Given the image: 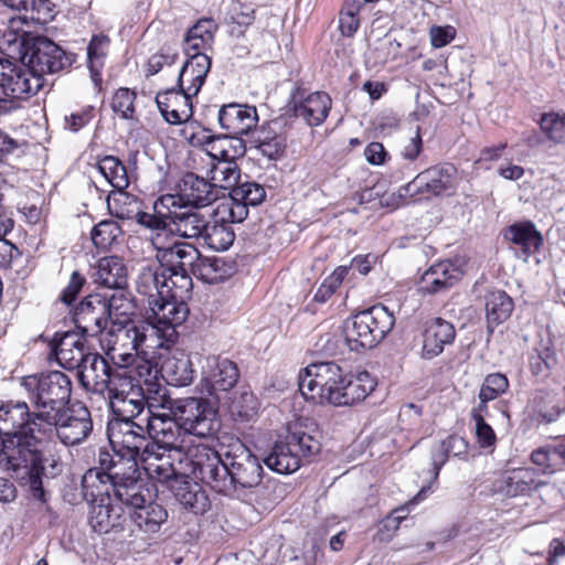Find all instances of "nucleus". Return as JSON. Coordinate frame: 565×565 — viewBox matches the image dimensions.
<instances>
[{"instance_id": "nucleus-2", "label": "nucleus", "mask_w": 565, "mask_h": 565, "mask_svg": "<svg viewBox=\"0 0 565 565\" xmlns=\"http://www.w3.org/2000/svg\"><path fill=\"white\" fill-rule=\"evenodd\" d=\"M20 385L25 390L39 423L55 418L62 409L71 405L72 381L62 371L22 376Z\"/></svg>"}, {"instance_id": "nucleus-32", "label": "nucleus", "mask_w": 565, "mask_h": 565, "mask_svg": "<svg viewBox=\"0 0 565 565\" xmlns=\"http://www.w3.org/2000/svg\"><path fill=\"white\" fill-rule=\"evenodd\" d=\"M241 372L237 364L228 359L217 360L202 380V392L220 399V393L231 391L238 382Z\"/></svg>"}, {"instance_id": "nucleus-44", "label": "nucleus", "mask_w": 565, "mask_h": 565, "mask_svg": "<svg viewBox=\"0 0 565 565\" xmlns=\"http://www.w3.org/2000/svg\"><path fill=\"white\" fill-rule=\"evenodd\" d=\"M380 0H345L339 12V30L343 36L352 38L361 21L371 13Z\"/></svg>"}, {"instance_id": "nucleus-40", "label": "nucleus", "mask_w": 565, "mask_h": 565, "mask_svg": "<svg viewBox=\"0 0 565 565\" xmlns=\"http://www.w3.org/2000/svg\"><path fill=\"white\" fill-rule=\"evenodd\" d=\"M159 372L167 384L172 386L190 385L194 379L191 359L183 352L164 358Z\"/></svg>"}, {"instance_id": "nucleus-14", "label": "nucleus", "mask_w": 565, "mask_h": 565, "mask_svg": "<svg viewBox=\"0 0 565 565\" xmlns=\"http://www.w3.org/2000/svg\"><path fill=\"white\" fill-rule=\"evenodd\" d=\"M565 413V399L553 391L536 390L527 398L523 422L530 427L547 426Z\"/></svg>"}, {"instance_id": "nucleus-60", "label": "nucleus", "mask_w": 565, "mask_h": 565, "mask_svg": "<svg viewBox=\"0 0 565 565\" xmlns=\"http://www.w3.org/2000/svg\"><path fill=\"white\" fill-rule=\"evenodd\" d=\"M172 223L178 234L183 238H202L206 224L205 217L198 212H184L174 216Z\"/></svg>"}, {"instance_id": "nucleus-10", "label": "nucleus", "mask_w": 565, "mask_h": 565, "mask_svg": "<svg viewBox=\"0 0 565 565\" xmlns=\"http://www.w3.org/2000/svg\"><path fill=\"white\" fill-rule=\"evenodd\" d=\"M26 76L36 85L43 74H52L71 66L73 58L66 52L45 36H38L22 55Z\"/></svg>"}, {"instance_id": "nucleus-3", "label": "nucleus", "mask_w": 565, "mask_h": 565, "mask_svg": "<svg viewBox=\"0 0 565 565\" xmlns=\"http://www.w3.org/2000/svg\"><path fill=\"white\" fill-rule=\"evenodd\" d=\"M220 447L223 450L224 468L220 493L228 494L231 491L249 489L262 481L263 467L258 458L238 438L230 434L222 436Z\"/></svg>"}, {"instance_id": "nucleus-64", "label": "nucleus", "mask_w": 565, "mask_h": 565, "mask_svg": "<svg viewBox=\"0 0 565 565\" xmlns=\"http://www.w3.org/2000/svg\"><path fill=\"white\" fill-rule=\"evenodd\" d=\"M556 362L555 352L548 347L541 345L533 349L529 355V370L531 374L539 379H545L550 375L553 364Z\"/></svg>"}, {"instance_id": "nucleus-34", "label": "nucleus", "mask_w": 565, "mask_h": 565, "mask_svg": "<svg viewBox=\"0 0 565 565\" xmlns=\"http://www.w3.org/2000/svg\"><path fill=\"white\" fill-rule=\"evenodd\" d=\"M218 214V204L206 221L202 239L214 250H227L235 241V232L232 224L239 223L237 218L221 217Z\"/></svg>"}, {"instance_id": "nucleus-49", "label": "nucleus", "mask_w": 565, "mask_h": 565, "mask_svg": "<svg viewBox=\"0 0 565 565\" xmlns=\"http://www.w3.org/2000/svg\"><path fill=\"white\" fill-rule=\"evenodd\" d=\"M468 450L469 443L462 436L452 434L444 439L431 454L433 481H438L440 470L446 465L450 456H467Z\"/></svg>"}, {"instance_id": "nucleus-12", "label": "nucleus", "mask_w": 565, "mask_h": 565, "mask_svg": "<svg viewBox=\"0 0 565 565\" xmlns=\"http://www.w3.org/2000/svg\"><path fill=\"white\" fill-rule=\"evenodd\" d=\"M107 437L116 456L140 458L143 448L148 445L146 427L129 419L109 420Z\"/></svg>"}, {"instance_id": "nucleus-29", "label": "nucleus", "mask_w": 565, "mask_h": 565, "mask_svg": "<svg viewBox=\"0 0 565 565\" xmlns=\"http://www.w3.org/2000/svg\"><path fill=\"white\" fill-rule=\"evenodd\" d=\"M175 191L192 207H205L217 199L216 185L193 172L184 173L177 183Z\"/></svg>"}, {"instance_id": "nucleus-47", "label": "nucleus", "mask_w": 565, "mask_h": 565, "mask_svg": "<svg viewBox=\"0 0 565 565\" xmlns=\"http://www.w3.org/2000/svg\"><path fill=\"white\" fill-rule=\"evenodd\" d=\"M152 499V491L140 478V473L131 478L115 481L114 501L120 502L132 509Z\"/></svg>"}, {"instance_id": "nucleus-63", "label": "nucleus", "mask_w": 565, "mask_h": 565, "mask_svg": "<svg viewBox=\"0 0 565 565\" xmlns=\"http://www.w3.org/2000/svg\"><path fill=\"white\" fill-rule=\"evenodd\" d=\"M161 274L160 267L152 269L151 267L143 268L136 280L137 292L147 296L149 300L161 297L164 294L163 287H161Z\"/></svg>"}, {"instance_id": "nucleus-53", "label": "nucleus", "mask_w": 565, "mask_h": 565, "mask_svg": "<svg viewBox=\"0 0 565 565\" xmlns=\"http://www.w3.org/2000/svg\"><path fill=\"white\" fill-rule=\"evenodd\" d=\"M92 505L89 524L95 532L107 533L113 529L121 514V507L115 501L89 502Z\"/></svg>"}, {"instance_id": "nucleus-8", "label": "nucleus", "mask_w": 565, "mask_h": 565, "mask_svg": "<svg viewBox=\"0 0 565 565\" xmlns=\"http://www.w3.org/2000/svg\"><path fill=\"white\" fill-rule=\"evenodd\" d=\"M178 417L184 434L202 439L214 438L222 423L218 409L203 397H188L177 406Z\"/></svg>"}, {"instance_id": "nucleus-52", "label": "nucleus", "mask_w": 565, "mask_h": 565, "mask_svg": "<svg viewBox=\"0 0 565 565\" xmlns=\"http://www.w3.org/2000/svg\"><path fill=\"white\" fill-rule=\"evenodd\" d=\"M106 308L109 311V321L113 326L136 323L132 318L136 315L137 306L127 288L117 290L109 298L106 297Z\"/></svg>"}, {"instance_id": "nucleus-41", "label": "nucleus", "mask_w": 565, "mask_h": 565, "mask_svg": "<svg viewBox=\"0 0 565 565\" xmlns=\"http://www.w3.org/2000/svg\"><path fill=\"white\" fill-rule=\"evenodd\" d=\"M236 264L223 257L200 256L196 260L193 276L206 284H218L234 276Z\"/></svg>"}, {"instance_id": "nucleus-18", "label": "nucleus", "mask_w": 565, "mask_h": 565, "mask_svg": "<svg viewBox=\"0 0 565 565\" xmlns=\"http://www.w3.org/2000/svg\"><path fill=\"white\" fill-rule=\"evenodd\" d=\"M377 386L376 377L367 371L341 373V382L331 397L333 406H353L363 402Z\"/></svg>"}, {"instance_id": "nucleus-55", "label": "nucleus", "mask_w": 565, "mask_h": 565, "mask_svg": "<svg viewBox=\"0 0 565 565\" xmlns=\"http://www.w3.org/2000/svg\"><path fill=\"white\" fill-rule=\"evenodd\" d=\"M259 409V402L250 391H242L234 395L228 403V413L236 423H248L253 420Z\"/></svg>"}, {"instance_id": "nucleus-25", "label": "nucleus", "mask_w": 565, "mask_h": 565, "mask_svg": "<svg viewBox=\"0 0 565 565\" xmlns=\"http://www.w3.org/2000/svg\"><path fill=\"white\" fill-rule=\"evenodd\" d=\"M114 367L98 352H90L77 370L79 385L86 392L105 395Z\"/></svg>"}, {"instance_id": "nucleus-7", "label": "nucleus", "mask_w": 565, "mask_h": 565, "mask_svg": "<svg viewBox=\"0 0 565 565\" xmlns=\"http://www.w3.org/2000/svg\"><path fill=\"white\" fill-rule=\"evenodd\" d=\"M183 468L184 477H192L202 483L211 487L220 493L221 487H224L222 480L224 468L223 450L217 451L214 447L206 444H190L183 448Z\"/></svg>"}, {"instance_id": "nucleus-38", "label": "nucleus", "mask_w": 565, "mask_h": 565, "mask_svg": "<svg viewBox=\"0 0 565 565\" xmlns=\"http://www.w3.org/2000/svg\"><path fill=\"white\" fill-rule=\"evenodd\" d=\"M99 467L88 469L82 478V493L87 502L114 501L115 481L106 479Z\"/></svg>"}, {"instance_id": "nucleus-48", "label": "nucleus", "mask_w": 565, "mask_h": 565, "mask_svg": "<svg viewBox=\"0 0 565 565\" xmlns=\"http://www.w3.org/2000/svg\"><path fill=\"white\" fill-rule=\"evenodd\" d=\"M116 329L111 332L113 345L108 348L106 354L111 361H119L124 364H132L135 361L134 335L136 323L116 324Z\"/></svg>"}, {"instance_id": "nucleus-30", "label": "nucleus", "mask_w": 565, "mask_h": 565, "mask_svg": "<svg viewBox=\"0 0 565 565\" xmlns=\"http://www.w3.org/2000/svg\"><path fill=\"white\" fill-rule=\"evenodd\" d=\"M164 329L147 317L146 320L136 323V330H132L135 353L143 355H154L159 349L170 350L178 339H167L163 337Z\"/></svg>"}, {"instance_id": "nucleus-45", "label": "nucleus", "mask_w": 565, "mask_h": 565, "mask_svg": "<svg viewBox=\"0 0 565 565\" xmlns=\"http://www.w3.org/2000/svg\"><path fill=\"white\" fill-rule=\"evenodd\" d=\"M217 25L214 20L209 18L200 19L186 32L183 41V51L185 54L198 52L200 54L206 53L213 49L214 35Z\"/></svg>"}, {"instance_id": "nucleus-43", "label": "nucleus", "mask_w": 565, "mask_h": 565, "mask_svg": "<svg viewBox=\"0 0 565 565\" xmlns=\"http://www.w3.org/2000/svg\"><path fill=\"white\" fill-rule=\"evenodd\" d=\"M504 238L520 246L526 256L537 253L543 246V235L531 221L516 222L507 227Z\"/></svg>"}, {"instance_id": "nucleus-16", "label": "nucleus", "mask_w": 565, "mask_h": 565, "mask_svg": "<svg viewBox=\"0 0 565 565\" xmlns=\"http://www.w3.org/2000/svg\"><path fill=\"white\" fill-rule=\"evenodd\" d=\"M547 484L534 467L505 469L495 480V491L507 498L531 497Z\"/></svg>"}, {"instance_id": "nucleus-33", "label": "nucleus", "mask_w": 565, "mask_h": 565, "mask_svg": "<svg viewBox=\"0 0 565 565\" xmlns=\"http://www.w3.org/2000/svg\"><path fill=\"white\" fill-rule=\"evenodd\" d=\"M190 477H178L169 484L175 500L193 514H203L210 508V499L198 482Z\"/></svg>"}, {"instance_id": "nucleus-13", "label": "nucleus", "mask_w": 565, "mask_h": 565, "mask_svg": "<svg viewBox=\"0 0 565 565\" xmlns=\"http://www.w3.org/2000/svg\"><path fill=\"white\" fill-rule=\"evenodd\" d=\"M266 196L267 192L263 184L256 181L239 182L230 190L228 196L218 203L217 215L243 222L248 217L249 207L259 206Z\"/></svg>"}, {"instance_id": "nucleus-57", "label": "nucleus", "mask_w": 565, "mask_h": 565, "mask_svg": "<svg viewBox=\"0 0 565 565\" xmlns=\"http://www.w3.org/2000/svg\"><path fill=\"white\" fill-rule=\"evenodd\" d=\"M98 169L110 185L117 191L129 186L126 166L116 157L106 156L98 162Z\"/></svg>"}, {"instance_id": "nucleus-27", "label": "nucleus", "mask_w": 565, "mask_h": 565, "mask_svg": "<svg viewBox=\"0 0 565 565\" xmlns=\"http://www.w3.org/2000/svg\"><path fill=\"white\" fill-rule=\"evenodd\" d=\"M258 117L255 107L230 104L223 106L218 111V122L226 131L225 137L231 139H241L256 127Z\"/></svg>"}, {"instance_id": "nucleus-1", "label": "nucleus", "mask_w": 565, "mask_h": 565, "mask_svg": "<svg viewBox=\"0 0 565 565\" xmlns=\"http://www.w3.org/2000/svg\"><path fill=\"white\" fill-rule=\"evenodd\" d=\"M35 412H31L24 401H0V434L12 445L8 457V470L12 471L21 487H26L31 495L42 503L47 501L43 488L46 477L45 465L52 476L61 471V459L55 455L45 456L39 448L40 433Z\"/></svg>"}, {"instance_id": "nucleus-11", "label": "nucleus", "mask_w": 565, "mask_h": 565, "mask_svg": "<svg viewBox=\"0 0 565 565\" xmlns=\"http://www.w3.org/2000/svg\"><path fill=\"white\" fill-rule=\"evenodd\" d=\"M183 448L163 450L153 446H146L140 457V467L153 480L168 486L178 477H184Z\"/></svg>"}, {"instance_id": "nucleus-56", "label": "nucleus", "mask_w": 565, "mask_h": 565, "mask_svg": "<svg viewBox=\"0 0 565 565\" xmlns=\"http://www.w3.org/2000/svg\"><path fill=\"white\" fill-rule=\"evenodd\" d=\"M110 40L105 34H94L87 45V64L93 79H100V70L105 64Z\"/></svg>"}, {"instance_id": "nucleus-51", "label": "nucleus", "mask_w": 565, "mask_h": 565, "mask_svg": "<svg viewBox=\"0 0 565 565\" xmlns=\"http://www.w3.org/2000/svg\"><path fill=\"white\" fill-rule=\"evenodd\" d=\"M192 269L162 270V279L160 281L164 295L186 302L192 296Z\"/></svg>"}, {"instance_id": "nucleus-17", "label": "nucleus", "mask_w": 565, "mask_h": 565, "mask_svg": "<svg viewBox=\"0 0 565 565\" xmlns=\"http://www.w3.org/2000/svg\"><path fill=\"white\" fill-rule=\"evenodd\" d=\"M148 303L150 311L148 317L164 329L163 337L167 339H179L177 328L181 326L189 316L188 303L164 294L161 297L148 300Z\"/></svg>"}, {"instance_id": "nucleus-37", "label": "nucleus", "mask_w": 565, "mask_h": 565, "mask_svg": "<svg viewBox=\"0 0 565 565\" xmlns=\"http://www.w3.org/2000/svg\"><path fill=\"white\" fill-rule=\"evenodd\" d=\"M530 461L540 478L562 471L565 468V440L535 448L530 455Z\"/></svg>"}, {"instance_id": "nucleus-28", "label": "nucleus", "mask_w": 565, "mask_h": 565, "mask_svg": "<svg viewBox=\"0 0 565 565\" xmlns=\"http://www.w3.org/2000/svg\"><path fill=\"white\" fill-rule=\"evenodd\" d=\"M41 86L42 83L39 81L36 85L31 83L23 66L0 57V88L6 96L25 98L30 94H35Z\"/></svg>"}, {"instance_id": "nucleus-42", "label": "nucleus", "mask_w": 565, "mask_h": 565, "mask_svg": "<svg viewBox=\"0 0 565 565\" xmlns=\"http://www.w3.org/2000/svg\"><path fill=\"white\" fill-rule=\"evenodd\" d=\"M484 309L487 329L492 333L498 326L510 318L514 302L504 290L493 289L484 295Z\"/></svg>"}, {"instance_id": "nucleus-24", "label": "nucleus", "mask_w": 565, "mask_h": 565, "mask_svg": "<svg viewBox=\"0 0 565 565\" xmlns=\"http://www.w3.org/2000/svg\"><path fill=\"white\" fill-rule=\"evenodd\" d=\"M156 258L161 270L192 269L200 260L201 252L191 243L175 241L169 246H159L154 241Z\"/></svg>"}, {"instance_id": "nucleus-35", "label": "nucleus", "mask_w": 565, "mask_h": 565, "mask_svg": "<svg viewBox=\"0 0 565 565\" xmlns=\"http://www.w3.org/2000/svg\"><path fill=\"white\" fill-rule=\"evenodd\" d=\"M460 279V271L448 260L430 266L422 276L419 291L434 295L454 286Z\"/></svg>"}, {"instance_id": "nucleus-19", "label": "nucleus", "mask_w": 565, "mask_h": 565, "mask_svg": "<svg viewBox=\"0 0 565 565\" xmlns=\"http://www.w3.org/2000/svg\"><path fill=\"white\" fill-rule=\"evenodd\" d=\"M85 338L82 333L78 334L74 331L55 332L49 343L50 356H54L55 361L65 370H78L90 353Z\"/></svg>"}, {"instance_id": "nucleus-58", "label": "nucleus", "mask_w": 565, "mask_h": 565, "mask_svg": "<svg viewBox=\"0 0 565 565\" xmlns=\"http://www.w3.org/2000/svg\"><path fill=\"white\" fill-rule=\"evenodd\" d=\"M111 412L115 418L134 420L145 409L146 401L143 391L136 393V395L122 396L115 401L109 402Z\"/></svg>"}, {"instance_id": "nucleus-22", "label": "nucleus", "mask_w": 565, "mask_h": 565, "mask_svg": "<svg viewBox=\"0 0 565 565\" xmlns=\"http://www.w3.org/2000/svg\"><path fill=\"white\" fill-rule=\"evenodd\" d=\"M131 364H124L119 361H115L114 371L109 379V385L105 395L108 403L127 395H136V393L142 392L141 377L143 375H150L151 366L146 361L143 364H139L135 370L129 369Z\"/></svg>"}, {"instance_id": "nucleus-20", "label": "nucleus", "mask_w": 565, "mask_h": 565, "mask_svg": "<svg viewBox=\"0 0 565 565\" xmlns=\"http://www.w3.org/2000/svg\"><path fill=\"white\" fill-rule=\"evenodd\" d=\"M205 154L211 159V168L207 175L213 181H220L222 188L232 189L241 181V170L236 159L243 157L247 151V143H235L231 149H221L218 154L204 149Z\"/></svg>"}, {"instance_id": "nucleus-23", "label": "nucleus", "mask_w": 565, "mask_h": 565, "mask_svg": "<svg viewBox=\"0 0 565 565\" xmlns=\"http://www.w3.org/2000/svg\"><path fill=\"white\" fill-rule=\"evenodd\" d=\"M146 433L147 446L171 450L172 448H184L180 445V437L183 429L178 417L173 418L169 414H151L147 417Z\"/></svg>"}, {"instance_id": "nucleus-5", "label": "nucleus", "mask_w": 565, "mask_h": 565, "mask_svg": "<svg viewBox=\"0 0 565 565\" xmlns=\"http://www.w3.org/2000/svg\"><path fill=\"white\" fill-rule=\"evenodd\" d=\"M39 448L56 437L65 446L82 444L93 431L90 411L82 402L66 406L49 422L38 423Z\"/></svg>"}, {"instance_id": "nucleus-62", "label": "nucleus", "mask_w": 565, "mask_h": 565, "mask_svg": "<svg viewBox=\"0 0 565 565\" xmlns=\"http://www.w3.org/2000/svg\"><path fill=\"white\" fill-rule=\"evenodd\" d=\"M349 274L350 267L344 265L335 267L333 271L322 280L315 292L312 300L317 303H326L329 301L341 287Z\"/></svg>"}, {"instance_id": "nucleus-21", "label": "nucleus", "mask_w": 565, "mask_h": 565, "mask_svg": "<svg viewBox=\"0 0 565 565\" xmlns=\"http://www.w3.org/2000/svg\"><path fill=\"white\" fill-rule=\"evenodd\" d=\"M289 106L296 117H300L309 126H318L328 117L331 98L324 92L307 93L303 87H296L289 100Z\"/></svg>"}, {"instance_id": "nucleus-9", "label": "nucleus", "mask_w": 565, "mask_h": 565, "mask_svg": "<svg viewBox=\"0 0 565 565\" xmlns=\"http://www.w3.org/2000/svg\"><path fill=\"white\" fill-rule=\"evenodd\" d=\"M342 367L335 362H315L299 372L298 386L307 401L330 404L341 382Z\"/></svg>"}, {"instance_id": "nucleus-6", "label": "nucleus", "mask_w": 565, "mask_h": 565, "mask_svg": "<svg viewBox=\"0 0 565 565\" xmlns=\"http://www.w3.org/2000/svg\"><path fill=\"white\" fill-rule=\"evenodd\" d=\"M459 184L458 169L450 162H441L419 172L404 188V195L414 201H429L435 198L452 196Z\"/></svg>"}, {"instance_id": "nucleus-39", "label": "nucleus", "mask_w": 565, "mask_h": 565, "mask_svg": "<svg viewBox=\"0 0 565 565\" xmlns=\"http://www.w3.org/2000/svg\"><path fill=\"white\" fill-rule=\"evenodd\" d=\"M140 458L128 456H116L110 454L107 449H100L98 454V467L107 473L106 479L113 481H121L126 478H131L139 475Z\"/></svg>"}, {"instance_id": "nucleus-26", "label": "nucleus", "mask_w": 565, "mask_h": 565, "mask_svg": "<svg viewBox=\"0 0 565 565\" xmlns=\"http://www.w3.org/2000/svg\"><path fill=\"white\" fill-rule=\"evenodd\" d=\"M422 338V356L430 360L440 355L446 345L454 343L456 329L451 322L440 317L431 318L424 322Z\"/></svg>"}, {"instance_id": "nucleus-15", "label": "nucleus", "mask_w": 565, "mask_h": 565, "mask_svg": "<svg viewBox=\"0 0 565 565\" xmlns=\"http://www.w3.org/2000/svg\"><path fill=\"white\" fill-rule=\"evenodd\" d=\"M72 318L83 337L94 338L102 334L109 322L106 296L89 294L75 306Z\"/></svg>"}, {"instance_id": "nucleus-4", "label": "nucleus", "mask_w": 565, "mask_h": 565, "mask_svg": "<svg viewBox=\"0 0 565 565\" xmlns=\"http://www.w3.org/2000/svg\"><path fill=\"white\" fill-rule=\"evenodd\" d=\"M395 317L384 305H375L344 321L343 334L349 349L363 352L376 347L393 329Z\"/></svg>"}, {"instance_id": "nucleus-54", "label": "nucleus", "mask_w": 565, "mask_h": 565, "mask_svg": "<svg viewBox=\"0 0 565 565\" xmlns=\"http://www.w3.org/2000/svg\"><path fill=\"white\" fill-rule=\"evenodd\" d=\"M285 437L296 450L301 462H303V460L310 462L313 457L319 455L322 447L318 436L298 426L289 429Z\"/></svg>"}, {"instance_id": "nucleus-46", "label": "nucleus", "mask_w": 565, "mask_h": 565, "mask_svg": "<svg viewBox=\"0 0 565 565\" xmlns=\"http://www.w3.org/2000/svg\"><path fill=\"white\" fill-rule=\"evenodd\" d=\"M264 462L270 470L281 475L292 473L302 465L286 437L275 441Z\"/></svg>"}, {"instance_id": "nucleus-31", "label": "nucleus", "mask_w": 565, "mask_h": 565, "mask_svg": "<svg viewBox=\"0 0 565 565\" xmlns=\"http://www.w3.org/2000/svg\"><path fill=\"white\" fill-rule=\"evenodd\" d=\"M92 278L94 284L116 290H122L128 286V267L124 258L111 255L99 258L93 267Z\"/></svg>"}, {"instance_id": "nucleus-59", "label": "nucleus", "mask_w": 565, "mask_h": 565, "mask_svg": "<svg viewBox=\"0 0 565 565\" xmlns=\"http://www.w3.org/2000/svg\"><path fill=\"white\" fill-rule=\"evenodd\" d=\"M140 206L141 202L139 199L125 190L118 191L113 200H108V209L110 213L120 220L135 218Z\"/></svg>"}, {"instance_id": "nucleus-61", "label": "nucleus", "mask_w": 565, "mask_h": 565, "mask_svg": "<svg viewBox=\"0 0 565 565\" xmlns=\"http://www.w3.org/2000/svg\"><path fill=\"white\" fill-rule=\"evenodd\" d=\"M122 230L114 220H104L96 224L90 233L93 244L99 249L110 248L121 236Z\"/></svg>"}, {"instance_id": "nucleus-36", "label": "nucleus", "mask_w": 565, "mask_h": 565, "mask_svg": "<svg viewBox=\"0 0 565 565\" xmlns=\"http://www.w3.org/2000/svg\"><path fill=\"white\" fill-rule=\"evenodd\" d=\"M191 96L180 88H170L156 96L157 106L170 124H180L191 116Z\"/></svg>"}, {"instance_id": "nucleus-50", "label": "nucleus", "mask_w": 565, "mask_h": 565, "mask_svg": "<svg viewBox=\"0 0 565 565\" xmlns=\"http://www.w3.org/2000/svg\"><path fill=\"white\" fill-rule=\"evenodd\" d=\"M131 519L140 530L156 533L167 521L168 511L162 504L149 499L147 502L137 504L134 508Z\"/></svg>"}]
</instances>
